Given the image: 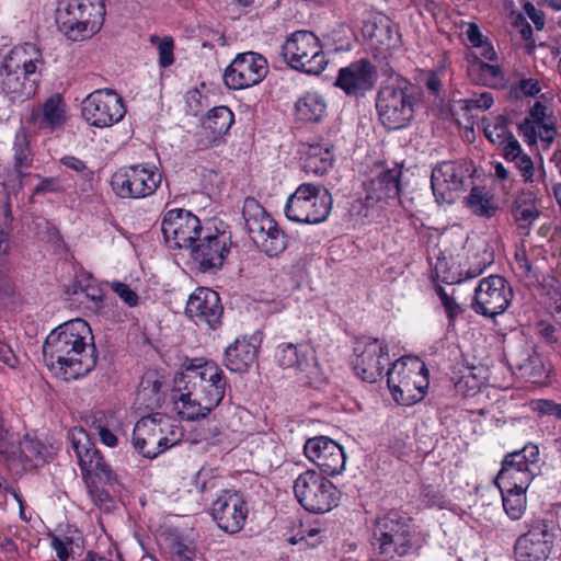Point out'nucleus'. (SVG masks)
<instances>
[{
  "label": "nucleus",
  "instance_id": "nucleus-1",
  "mask_svg": "<svg viewBox=\"0 0 561 561\" xmlns=\"http://www.w3.org/2000/svg\"><path fill=\"white\" fill-rule=\"evenodd\" d=\"M43 357L46 366L66 381L89 374L98 356L88 322L77 318L55 328L45 339Z\"/></svg>",
  "mask_w": 561,
  "mask_h": 561
},
{
  "label": "nucleus",
  "instance_id": "nucleus-2",
  "mask_svg": "<svg viewBox=\"0 0 561 561\" xmlns=\"http://www.w3.org/2000/svg\"><path fill=\"white\" fill-rule=\"evenodd\" d=\"M180 394L174 396L178 414L187 421L206 417L224 400L228 380L211 360H192L175 379Z\"/></svg>",
  "mask_w": 561,
  "mask_h": 561
},
{
  "label": "nucleus",
  "instance_id": "nucleus-3",
  "mask_svg": "<svg viewBox=\"0 0 561 561\" xmlns=\"http://www.w3.org/2000/svg\"><path fill=\"white\" fill-rule=\"evenodd\" d=\"M104 0H59L56 22L60 32L72 41L91 38L105 21Z\"/></svg>",
  "mask_w": 561,
  "mask_h": 561
},
{
  "label": "nucleus",
  "instance_id": "nucleus-4",
  "mask_svg": "<svg viewBox=\"0 0 561 561\" xmlns=\"http://www.w3.org/2000/svg\"><path fill=\"white\" fill-rule=\"evenodd\" d=\"M415 88L397 76L383 83L376 95V110L380 123L388 129H401L414 117Z\"/></svg>",
  "mask_w": 561,
  "mask_h": 561
},
{
  "label": "nucleus",
  "instance_id": "nucleus-5",
  "mask_svg": "<svg viewBox=\"0 0 561 561\" xmlns=\"http://www.w3.org/2000/svg\"><path fill=\"white\" fill-rule=\"evenodd\" d=\"M373 547L383 561H399L412 549L410 519L397 511L378 517L373 529Z\"/></svg>",
  "mask_w": 561,
  "mask_h": 561
},
{
  "label": "nucleus",
  "instance_id": "nucleus-6",
  "mask_svg": "<svg viewBox=\"0 0 561 561\" xmlns=\"http://www.w3.org/2000/svg\"><path fill=\"white\" fill-rule=\"evenodd\" d=\"M387 383L398 403L411 405L421 401L428 386L424 362L413 356L398 359L387 371Z\"/></svg>",
  "mask_w": 561,
  "mask_h": 561
},
{
  "label": "nucleus",
  "instance_id": "nucleus-7",
  "mask_svg": "<svg viewBox=\"0 0 561 561\" xmlns=\"http://www.w3.org/2000/svg\"><path fill=\"white\" fill-rule=\"evenodd\" d=\"M181 432L168 415L153 413L141 417L133 431V445L144 457L154 458L181 440Z\"/></svg>",
  "mask_w": 561,
  "mask_h": 561
},
{
  "label": "nucleus",
  "instance_id": "nucleus-8",
  "mask_svg": "<svg viewBox=\"0 0 561 561\" xmlns=\"http://www.w3.org/2000/svg\"><path fill=\"white\" fill-rule=\"evenodd\" d=\"M332 208V196L321 185L302 183L290 194L284 207L288 220L316 225L324 221Z\"/></svg>",
  "mask_w": 561,
  "mask_h": 561
},
{
  "label": "nucleus",
  "instance_id": "nucleus-9",
  "mask_svg": "<svg viewBox=\"0 0 561 561\" xmlns=\"http://www.w3.org/2000/svg\"><path fill=\"white\" fill-rule=\"evenodd\" d=\"M242 216L250 238L264 253L277 256L286 249L285 233L255 198L244 199Z\"/></svg>",
  "mask_w": 561,
  "mask_h": 561
},
{
  "label": "nucleus",
  "instance_id": "nucleus-10",
  "mask_svg": "<svg viewBox=\"0 0 561 561\" xmlns=\"http://www.w3.org/2000/svg\"><path fill=\"white\" fill-rule=\"evenodd\" d=\"M559 529L558 516L552 512L531 520L527 533L520 535L515 542L516 561H546L552 551Z\"/></svg>",
  "mask_w": 561,
  "mask_h": 561
},
{
  "label": "nucleus",
  "instance_id": "nucleus-11",
  "mask_svg": "<svg viewBox=\"0 0 561 561\" xmlns=\"http://www.w3.org/2000/svg\"><path fill=\"white\" fill-rule=\"evenodd\" d=\"M298 503L309 513L324 514L339 505L341 493L323 473L306 470L294 482Z\"/></svg>",
  "mask_w": 561,
  "mask_h": 561
},
{
  "label": "nucleus",
  "instance_id": "nucleus-12",
  "mask_svg": "<svg viewBox=\"0 0 561 561\" xmlns=\"http://www.w3.org/2000/svg\"><path fill=\"white\" fill-rule=\"evenodd\" d=\"M285 61L295 70L320 75L328 65L322 45L310 31H297L282 46Z\"/></svg>",
  "mask_w": 561,
  "mask_h": 561
},
{
  "label": "nucleus",
  "instance_id": "nucleus-13",
  "mask_svg": "<svg viewBox=\"0 0 561 561\" xmlns=\"http://www.w3.org/2000/svg\"><path fill=\"white\" fill-rule=\"evenodd\" d=\"M162 175L145 163L119 168L111 179L113 192L119 198L140 199L151 196L160 186Z\"/></svg>",
  "mask_w": 561,
  "mask_h": 561
},
{
  "label": "nucleus",
  "instance_id": "nucleus-14",
  "mask_svg": "<svg viewBox=\"0 0 561 561\" xmlns=\"http://www.w3.org/2000/svg\"><path fill=\"white\" fill-rule=\"evenodd\" d=\"M539 449L536 445H526L522 450L510 453L502 461L495 483L499 488L527 490L539 472Z\"/></svg>",
  "mask_w": 561,
  "mask_h": 561
},
{
  "label": "nucleus",
  "instance_id": "nucleus-15",
  "mask_svg": "<svg viewBox=\"0 0 561 561\" xmlns=\"http://www.w3.org/2000/svg\"><path fill=\"white\" fill-rule=\"evenodd\" d=\"M161 231L170 249L188 252L199 240L202 225L198 217L191 211L174 208L164 213L161 220Z\"/></svg>",
  "mask_w": 561,
  "mask_h": 561
},
{
  "label": "nucleus",
  "instance_id": "nucleus-16",
  "mask_svg": "<svg viewBox=\"0 0 561 561\" xmlns=\"http://www.w3.org/2000/svg\"><path fill=\"white\" fill-rule=\"evenodd\" d=\"M82 116L91 126L111 127L119 123L126 108L123 99L112 89H98L82 101Z\"/></svg>",
  "mask_w": 561,
  "mask_h": 561
},
{
  "label": "nucleus",
  "instance_id": "nucleus-17",
  "mask_svg": "<svg viewBox=\"0 0 561 561\" xmlns=\"http://www.w3.org/2000/svg\"><path fill=\"white\" fill-rule=\"evenodd\" d=\"M513 290L508 282L500 275L482 278L474 289L471 308L484 317L494 318L510 306Z\"/></svg>",
  "mask_w": 561,
  "mask_h": 561
},
{
  "label": "nucleus",
  "instance_id": "nucleus-18",
  "mask_svg": "<svg viewBox=\"0 0 561 561\" xmlns=\"http://www.w3.org/2000/svg\"><path fill=\"white\" fill-rule=\"evenodd\" d=\"M268 72L266 58L255 51L238 54L225 69L224 82L230 90H243L263 81Z\"/></svg>",
  "mask_w": 561,
  "mask_h": 561
},
{
  "label": "nucleus",
  "instance_id": "nucleus-19",
  "mask_svg": "<svg viewBox=\"0 0 561 561\" xmlns=\"http://www.w3.org/2000/svg\"><path fill=\"white\" fill-rule=\"evenodd\" d=\"M354 371L364 381L376 382L382 377L386 365L389 364V350L385 342L364 337L354 346Z\"/></svg>",
  "mask_w": 561,
  "mask_h": 561
},
{
  "label": "nucleus",
  "instance_id": "nucleus-20",
  "mask_svg": "<svg viewBox=\"0 0 561 561\" xmlns=\"http://www.w3.org/2000/svg\"><path fill=\"white\" fill-rule=\"evenodd\" d=\"M249 507L242 494L225 490L211 504V517L227 534L239 533L247 520Z\"/></svg>",
  "mask_w": 561,
  "mask_h": 561
},
{
  "label": "nucleus",
  "instance_id": "nucleus-21",
  "mask_svg": "<svg viewBox=\"0 0 561 561\" xmlns=\"http://www.w3.org/2000/svg\"><path fill=\"white\" fill-rule=\"evenodd\" d=\"M469 170L456 161H442L432 170L431 185L438 204H451L462 190Z\"/></svg>",
  "mask_w": 561,
  "mask_h": 561
},
{
  "label": "nucleus",
  "instance_id": "nucleus-22",
  "mask_svg": "<svg viewBox=\"0 0 561 561\" xmlns=\"http://www.w3.org/2000/svg\"><path fill=\"white\" fill-rule=\"evenodd\" d=\"M231 236L226 231L205 234L192 247L187 254L202 272L218 270L230 252Z\"/></svg>",
  "mask_w": 561,
  "mask_h": 561
},
{
  "label": "nucleus",
  "instance_id": "nucleus-23",
  "mask_svg": "<svg viewBox=\"0 0 561 561\" xmlns=\"http://www.w3.org/2000/svg\"><path fill=\"white\" fill-rule=\"evenodd\" d=\"M306 457L328 476L340 474L345 468L343 447L327 436L309 438L304 447Z\"/></svg>",
  "mask_w": 561,
  "mask_h": 561
},
{
  "label": "nucleus",
  "instance_id": "nucleus-24",
  "mask_svg": "<svg viewBox=\"0 0 561 561\" xmlns=\"http://www.w3.org/2000/svg\"><path fill=\"white\" fill-rule=\"evenodd\" d=\"M377 81L376 67L368 59H359L339 70L335 85L348 96H364Z\"/></svg>",
  "mask_w": 561,
  "mask_h": 561
},
{
  "label": "nucleus",
  "instance_id": "nucleus-25",
  "mask_svg": "<svg viewBox=\"0 0 561 561\" xmlns=\"http://www.w3.org/2000/svg\"><path fill=\"white\" fill-rule=\"evenodd\" d=\"M224 308L218 293L210 288L199 287L188 297L185 313L197 324H206L216 329L221 323Z\"/></svg>",
  "mask_w": 561,
  "mask_h": 561
},
{
  "label": "nucleus",
  "instance_id": "nucleus-26",
  "mask_svg": "<svg viewBox=\"0 0 561 561\" xmlns=\"http://www.w3.org/2000/svg\"><path fill=\"white\" fill-rule=\"evenodd\" d=\"M43 67L42 51L32 43L13 47L2 64V69L20 72L24 77L36 78V81L39 79Z\"/></svg>",
  "mask_w": 561,
  "mask_h": 561
},
{
  "label": "nucleus",
  "instance_id": "nucleus-27",
  "mask_svg": "<svg viewBox=\"0 0 561 561\" xmlns=\"http://www.w3.org/2000/svg\"><path fill=\"white\" fill-rule=\"evenodd\" d=\"M362 32L368 45L379 54H386L400 45V35L387 18L365 21Z\"/></svg>",
  "mask_w": 561,
  "mask_h": 561
},
{
  "label": "nucleus",
  "instance_id": "nucleus-28",
  "mask_svg": "<svg viewBox=\"0 0 561 561\" xmlns=\"http://www.w3.org/2000/svg\"><path fill=\"white\" fill-rule=\"evenodd\" d=\"M68 106L59 93L50 95L41 108L32 113V121L39 129L50 133L64 128L68 121Z\"/></svg>",
  "mask_w": 561,
  "mask_h": 561
},
{
  "label": "nucleus",
  "instance_id": "nucleus-29",
  "mask_svg": "<svg viewBox=\"0 0 561 561\" xmlns=\"http://www.w3.org/2000/svg\"><path fill=\"white\" fill-rule=\"evenodd\" d=\"M2 90L10 96L13 103H22L30 100L37 91L36 78L24 77L20 72L9 71L0 67Z\"/></svg>",
  "mask_w": 561,
  "mask_h": 561
},
{
  "label": "nucleus",
  "instance_id": "nucleus-30",
  "mask_svg": "<svg viewBox=\"0 0 561 561\" xmlns=\"http://www.w3.org/2000/svg\"><path fill=\"white\" fill-rule=\"evenodd\" d=\"M401 170L398 168L380 172L373 179L367 187V199L370 201H396L401 192Z\"/></svg>",
  "mask_w": 561,
  "mask_h": 561
},
{
  "label": "nucleus",
  "instance_id": "nucleus-31",
  "mask_svg": "<svg viewBox=\"0 0 561 561\" xmlns=\"http://www.w3.org/2000/svg\"><path fill=\"white\" fill-rule=\"evenodd\" d=\"M257 347L245 337L237 339L225 351V366L234 373H245L255 363Z\"/></svg>",
  "mask_w": 561,
  "mask_h": 561
},
{
  "label": "nucleus",
  "instance_id": "nucleus-32",
  "mask_svg": "<svg viewBox=\"0 0 561 561\" xmlns=\"http://www.w3.org/2000/svg\"><path fill=\"white\" fill-rule=\"evenodd\" d=\"M275 358L280 367L301 371L313 360L311 347L307 343H282L276 347Z\"/></svg>",
  "mask_w": 561,
  "mask_h": 561
},
{
  "label": "nucleus",
  "instance_id": "nucleus-33",
  "mask_svg": "<svg viewBox=\"0 0 561 561\" xmlns=\"http://www.w3.org/2000/svg\"><path fill=\"white\" fill-rule=\"evenodd\" d=\"M333 165V154L328 145L310 144L304 151L302 168L306 173L323 175Z\"/></svg>",
  "mask_w": 561,
  "mask_h": 561
},
{
  "label": "nucleus",
  "instance_id": "nucleus-34",
  "mask_svg": "<svg viewBox=\"0 0 561 561\" xmlns=\"http://www.w3.org/2000/svg\"><path fill=\"white\" fill-rule=\"evenodd\" d=\"M69 296H84L91 301L93 308H100L103 302V289L98 280L89 272L77 273L73 282L66 291Z\"/></svg>",
  "mask_w": 561,
  "mask_h": 561
},
{
  "label": "nucleus",
  "instance_id": "nucleus-35",
  "mask_svg": "<svg viewBox=\"0 0 561 561\" xmlns=\"http://www.w3.org/2000/svg\"><path fill=\"white\" fill-rule=\"evenodd\" d=\"M72 449L78 458V463L85 477L93 461L101 455L91 443L88 434L82 430H75L70 433Z\"/></svg>",
  "mask_w": 561,
  "mask_h": 561
},
{
  "label": "nucleus",
  "instance_id": "nucleus-36",
  "mask_svg": "<svg viewBox=\"0 0 561 561\" xmlns=\"http://www.w3.org/2000/svg\"><path fill=\"white\" fill-rule=\"evenodd\" d=\"M296 115L300 121L317 123L325 115L327 103L317 92H308L295 104Z\"/></svg>",
  "mask_w": 561,
  "mask_h": 561
},
{
  "label": "nucleus",
  "instance_id": "nucleus-37",
  "mask_svg": "<svg viewBox=\"0 0 561 561\" xmlns=\"http://www.w3.org/2000/svg\"><path fill=\"white\" fill-rule=\"evenodd\" d=\"M164 381L156 371L146 373L139 383L138 400H141L148 408L159 407L163 401Z\"/></svg>",
  "mask_w": 561,
  "mask_h": 561
},
{
  "label": "nucleus",
  "instance_id": "nucleus-38",
  "mask_svg": "<svg viewBox=\"0 0 561 561\" xmlns=\"http://www.w3.org/2000/svg\"><path fill=\"white\" fill-rule=\"evenodd\" d=\"M508 119L499 115L492 119H483V131L488 140L502 149L504 152L506 146L512 140H517L514 135L507 128Z\"/></svg>",
  "mask_w": 561,
  "mask_h": 561
},
{
  "label": "nucleus",
  "instance_id": "nucleus-39",
  "mask_svg": "<svg viewBox=\"0 0 561 561\" xmlns=\"http://www.w3.org/2000/svg\"><path fill=\"white\" fill-rule=\"evenodd\" d=\"M12 151L14 171L21 178L24 174L23 170L31 168L33 163L28 135L24 127H20L15 133Z\"/></svg>",
  "mask_w": 561,
  "mask_h": 561
},
{
  "label": "nucleus",
  "instance_id": "nucleus-40",
  "mask_svg": "<svg viewBox=\"0 0 561 561\" xmlns=\"http://www.w3.org/2000/svg\"><path fill=\"white\" fill-rule=\"evenodd\" d=\"M488 259H484L482 263H479L476 267H470L466 272V276L462 275V272H454L451 268L448 267V264L445 259H438L435 264V273L437 277L446 284H458L461 283L463 279L467 278H474L483 273L485 267L492 262L491 254L486 253Z\"/></svg>",
  "mask_w": 561,
  "mask_h": 561
},
{
  "label": "nucleus",
  "instance_id": "nucleus-41",
  "mask_svg": "<svg viewBox=\"0 0 561 561\" xmlns=\"http://www.w3.org/2000/svg\"><path fill=\"white\" fill-rule=\"evenodd\" d=\"M234 122V115L232 111L225 105L216 106L211 108L205 119L203 126L209 130L214 137L225 135Z\"/></svg>",
  "mask_w": 561,
  "mask_h": 561
},
{
  "label": "nucleus",
  "instance_id": "nucleus-42",
  "mask_svg": "<svg viewBox=\"0 0 561 561\" xmlns=\"http://www.w3.org/2000/svg\"><path fill=\"white\" fill-rule=\"evenodd\" d=\"M469 77L478 84L496 88L503 83V73L497 66L481 60L473 61L468 69Z\"/></svg>",
  "mask_w": 561,
  "mask_h": 561
},
{
  "label": "nucleus",
  "instance_id": "nucleus-43",
  "mask_svg": "<svg viewBox=\"0 0 561 561\" xmlns=\"http://www.w3.org/2000/svg\"><path fill=\"white\" fill-rule=\"evenodd\" d=\"M502 493L503 508L506 515L512 520H518L522 518L527 506V490H519L517 488H500Z\"/></svg>",
  "mask_w": 561,
  "mask_h": 561
},
{
  "label": "nucleus",
  "instance_id": "nucleus-44",
  "mask_svg": "<svg viewBox=\"0 0 561 561\" xmlns=\"http://www.w3.org/2000/svg\"><path fill=\"white\" fill-rule=\"evenodd\" d=\"M466 205L477 216L491 218L495 215L497 207L489 194L479 186H473L466 197Z\"/></svg>",
  "mask_w": 561,
  "mask_h": 561
},
{
  "label": "nucleus",
  "instance_id": "nucleus-45",
  "mask_svg": "<svg viewBox=\"0 0 561 561\" xmlns=\"http://www.w3.org/2000/svg\"><path fill=\"white\" fill-rule=\"evenodd\" d=\"M513 216L520 234L527 236L539 213L531 202L516 201L513 206Z\"/></svg>",
  "mask_w": 561,
  "mask_h": 561
},
{
  "label": "nucleus",
  "instance_id": "nucleus-46",
  "mask_svg": "<svg viewBox=\"0 0 561 561\" xmlns=\"http://www.w3.org/2000/svg\"><path fill=\"white\" fill-rule=\"evenodd\" d=\"M529 118L538 124L539 138L550 144L557 135V129L552 119L547 115V107L540 102H536L530 108Z\"/></svg>",
  "mask_w": 561,
  "mask_h": 561
},
{
  "label": "nucleus",
  "instance_id": "nucleus-47",
  "mask_svg": "<svg viewBox=\"0 0 561 561\" xmlns=\"http://www.w3.org/2000/svg\"><path fill=\"white\" fill-rule=\"evenodd\" d=\"M505 160L514 162L525 180H529L534 173V164L528 154L524 153L518 140H512L503 152Z\"/></svg>",
  "mask_w": 561,
  "mask_h": 561
},
{
  "label": "nucleus",
  "instance_id": "nucleus-48",
  "mask_svg": "<svg viewBox=\"0 0 561 561\" xmlns=\"http://www.w3.org/2000/svg\"><path fill=\"white\" fill-rule=\"evenodd\" d=\"M150 43L157 46L160 67L168 68L174 62V42L172 37L161 38L158 35H151Z\"/></svg>",
  "mask_w": 561,
  "mask_h": 561
},
{
  "label": "nucleus",
  "instance_id": "nucleus-49",
  "mask_svg": "<svg viewBox=\"0 0 561 561\" xmlns=\"http://www.w3.org/2000/svg\"><path fill=\"white\" fill-rule=\"evenodd\" d=\"M85 477L95 478L99 482L114 485L117 482L116 474L112 471L111 467L105 462L100 455L91 465Z\"/></svg>",
  "mask_w": 561,
  "mask_h": 561
},
{
  "label": "nucleus",
  "instance_id": "nucleus-50",
  "mask_svg": "<svg viewBox=\"0 0 561 561\" xmlns=\"http://www.w3.org/2000/svg\"><path fill=\"white\" fill-rule=\"evenodd\" d=\"M43 445L34 439H31L27 435L23 440L20 442L19 453L21 460L25 462H34L43 460L42 454Z\"/></svg>",
  "mask_w": 561,
  "mask_h": 561
},
{
  "label": "nucleus",
  "instance_id": "nucleus-51",
  "mask_svg": "<svg viewBox=\"0 0 561 561\" xmlns=\"http://www.w3.org/2000/svg\"><path fill=\"white\" fill-rule=\"evenodd\" d=\"M112 290L128 306L136 307L139 297L127 284L121 282L111 283Z\"/></svg>",
  "mask_w": 561,
  "mask_h": 561
},
{
  "label": "nucleus",
  "instance_id": "nucleus-52",
  "mask_svg": "<svg viewBox=\"0 0 561 561\" xmlns=\"http://www.w3.org/2000/svg\"><path fill=\"white\" fill-rule=\"evenodd\" d=\"M89 495L100 510L108 512L113 507V499L104 489L92 484L89 486Z\"/></svg>",
  "mask_w": 561,
  "mask_h": 561
},
{
  "label": "nucleus",
  "instance_id": "nucleus-53",
  "mask_svg": "<svg viewBox=\"0 0 561 561\" xmlns=\"http://www.w3.org/2000/svg\"><path fill=\"white\" fill-rule=\"evenodd\" d=\"M60 162L84 180H90L93 175V172L88 168L87 163L73 156H65L60 159Z\"/></svg>",
  "mask_w": 561,
  "mask_h": 561
},
{
  "label": "nucleus",
  "instance_id": "nucleus-54",
  "mask_svg": "<svg viewBox=\"0 0 561 561\" xmlns=\"http://www.w3.org/2000/svg\"><path fill=\"white\" fill-rule=\"evenodd\" d=\"M437 295L440 299V302L445 309L447 318L450 322H453L458 314L461 312V307L456 302V300L449 296L444 288H437Z\"/></svg>",
  "mask_w": 561,
  "mask_h": 561
},
{
  "label": "nucleus",
  "instance_id": "nucleus-55",
  "mask_svg": "<svg viewBox=\"0 0 561 561\" xmlns=\"http://www.w3.org/2000/svg\"><path fill=\"white\" fill-rule=\"evenodd\" d=\"M518 133L519 136L523 137L524 141L529 145H534L539 137L538 124L531 121L529 117H526L518 124Z\"/></svg>",
  "mask_w": 561,
  "mask_h": 561
},
{
  "label": "nucleus",
  "instance_id": "nucleus-56",
  "mask_svg": "<svg viewBox=\"0 0 561 561\" xmlns=\"http://www.w3.org/2000/svg\"><path fill=\"white\" fill-rule=\"evenodd\" d=\"M41 181L34 187L33 195L42 193H61L62 186L58 178H41L36 175Z\"/></svg>",
  "mask_w": 561,
  "mask_h": 561
},
{
  "label": "nucleus",
  "instance_id": "nucleus-57",
  "mask_svg": "<svg viewBox=\"0 0 561 561\" xmlns=\"http://www.w3.org/2000/svg\"><path fill=\"white\" fill-rule=\"evenodd\" d=\"M533 410L545 415H553L561 419V405L550 400H537L531 403Z\"/></svg>",
  "mask_w": 561,
  "mask_h": 561
},
{
  "label": "nucleus",
  "instance_id": "nucleus-58",
  "mask_svg": "<svg viewBox=\"0 0 561 561\" xmlns=\"http://www.w3.org/2000/svg\"><path fill=\"white\" fill-rule=\"evenodd\" d=\"M537 332L539 336L547 343H556L558 341L557 329L548 321H539L537 324Z\"/></svg>",
  "mask_w": 561,
  "mask_h": 561
},
{
  "label": "nucleus",
  "instance_id": "nucleus-59",
  "mask_svg": "<svg viewBox=\"0 0 561 561\" xmlns=\"http://www.w3.org/2000/svg\"><path fill=\"white\" fill-rule=\"evenodd\" d=\"M493 102V95L490 92H483L478 98L467 100V107L489 110L492 106Z\"/></svg>",
  "mask_w": 561,
  "mask_h": 561
},
{
  "label": "nucleus",
  "instance_id": "nucleus-60",
  "mask_svg": "<svg viewBox=\"0 0 561 561\" xmlns=\"http://www.w3.org/2000/svg\"><path fill=\"white\" fill-rule=\"evenodd\" d=\"M0 360L10 368H15L19 364V359L13 350L4 341H0Z\"/></svg>",
  "mask_w": 561,
  "mask_h": 561
},
{
  "label": "nucleus",
  "instance_id": "nucleus-61",
  "mask_svg": "<svg viewBox=\"0 0 561 561\" xmlns=\"http://www.w3.org/2000/svg\"><path fill=\"white\" fill-rule=\"evenodd\" d=\"M527 16L533 21L537 30H542L545 26V15L533 3L527 2L524 5Z\"/></svg>",
  "mask_w": 561,
  "mask_h": 561
},
{
  "label": "nucleus",
  "instance_id": "nucleus-62",
  "mask_svg": "<svg viewBox=\"0 0 561 561\" xmlns=\"http://www.w3.org/2000/svg\"><path fill=\"white\" fill-rule=\"evenodd\" d=\"M466 37L473 47H483L484 37L476 23L468 25Z\"/></svg>",
  "mask_w": 561,
  "mask_h": 561
},
{
  "label": "nucleus",
  "instance_id": "nucleus-63",
  "mask_svg": "<svg viewBox=\"0 0 561 561\" xmlns=\"http://www.w3.org/2000/svg\"><path fill=\"white\" fill-rule=\"evenodd\" d=\"M519 90L526 96H534L539 93L540 88L537 80L524 79L519 82Z\"/></svg>",
  "mask_w": 561,
  "mask_h": 561
},
{
  "label": "nucleus",
  "instance_id": "nucleus-64",
  "mask_svg": "<svg viewBox=\"0 0 561 561\" xmlns=\"http://www.w3.org/2000/svg\"><path fill=\"white\" fill-rule=\"evenodd\" d=\"M515 262L517 268L520 271L523 275L528 276L531 273V264L527 259L526 252L524 250L516 252Z\"/></svg>",
  "mask_w": 561,
  "mask_h": 561
}]
</instances>
